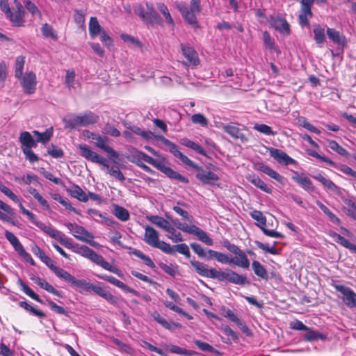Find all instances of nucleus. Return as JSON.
I'll use <instances>...</instances> for the list:
<instances>
[{"label":"nucleus","mask_w":356,"mask_h":356,"mask_svg":"<svg viewBox=\"0 0 356 356\" xmlns=\"http://www.w3.org/2000/svg\"><path fill=\"white\" fill-rule=\"evenodd\" d=\"M65 248L72 250V251L76 254L86 257L97 265L100 266L104 269L108 270L118 275H121V270L117 267L111 265L108 261H105L104 257L98 254L92 249L89 248L86 245H81L79 244H73L70 239H67L63 245Z\"/></svg>","instance_id":"1"},{"label":"nucleus","mask_w":356,"mask_h":356,"mask_svg":"<svg viewBox=\"0 0 356 356\" xmlns=\"http://www.w3.org/2000/svg\"><path fill=\"white\" fill-rule=\"evenodd\" d=\"M81 154L86 159L90 161L93 163L103 165L107 169V172L112 177L116 178L120 181L125 180V177L123 173L120 170L118 166H110L106 159L99 155L97 153L92 151L90 148L86 144H81L79 145Z\"/></svg>","instance_id":"2"},{"label":"nucleus","mask_w":356,"mask_h":356,"mask_svg":"<svg viewBox=\"0 0 356 356\" xmlns=\"http://www.w3.org/2000/svg\"><path fill=\"white\" fill-rule=\"evenodd\" d=\"M175 3L185 22L195 29L199 28L195 15L201 12V0H191L190 8L184 1H176Z\"/></svg>","instance_id":"3"},{"label":"nucleus","mask_w":356,"mask_h":356,"mask_svg":"<svg viewBox=\"0 0 356 356\" xmlns=\"http://www.w3.org/2000/svg\"><path fill=\"white\" fill-rule=\"evenodd\" d=\"M14 3L16 6V10L13 12L10 8L8 0H0L1 10L5 13L6 17L14 26H24V8L18 0H14Z\"/></svg>","instance_id":"4"},{"label":"nucleus","mask_w":356,"mask_h":356,"mask_svg":"<svg viewBox=\"0 0 356 356\" xmlns=\"http://www.w3.org/2000/svg\"><path fill=\"white\" fill-rule=\"evenodd\" d=\"M138 156L139 159H143L144 161L155 167L169 178L179 180L182 183H188V178L175 171L171 168L165 165L162 162L155 160L147 154L138 153Z\"/></svg>","instance_id":"5"},{"label":"nucleus","mask_w":356,"mask_h":356,"mask_svg":"<svg viewBox=\"0 0 356 356\" xmlns=\"http://www.w3.org/2000/svg\"><path fill=\"white\" fill-rule=\"evenodd\" d=\"M144 241L149 245L160 249L165 253H172V250L171 245L159 239V233L152 227L147 225L145 228Z\"/></svg>","instance_id":"6"},{"label":"nucleus","mask_w":356,"mask_h":356,"mask_svg":"<svg viewBox=\"0 0 356 356\" xmlns=\"http://www.w3.org/2000/svg\"><path fill=\"white\" fill-rule=\"evenodd\" d=\"M171 221L175 226L184 232L196 236L200 241L203 242L206 245H213V240L204 230L201 229L198 227L194 225H188L186 223L180 222L178 219H171Z\"/></svg>","instance_id":"7"},{"label":"nucleus","mask_w":356,"mask_h":356,"mask_svg":"<svg viewBox=\"0 0 356 356\" xmlns=\"http://www.w3.org/2000/svg\"><path fill=\"white\" fill-rule=\"evenodd\" d=\"M32 252L35 256L38 257L40 260L44 263L58 277L67 282L71 274H70L64 269L56 266L51 258H49L40 248H39L38 245H34L32 248Z\"/></svg>","instance_id":"8"},{"label":"nucleus","mask_w":356,"mask_h":356,"mask_svg":"<svg viewBox=\"0 0 356 356\" xmlns=\"http://www.w3.org/2000/svg\"><path fill=\"white\" fill-rule=\"evenodd\" d=\"M65 227L74 232V236L78 240L85 242L94 248H99V244L93 240L94 235L86 230L83 227L75 223L67 222Z\"/></svg>","instance_id":"9"},{"label":"nucleus","mask_w":356,"mask_h":356,"mask_svg":"<svg viewBox=\"0 0 356 356\" xmlns=\"http://www.w3.org/2000/svg\"><path fill=\"white\" fill-rule=\"evenodd\" d=\"M68 283H70L72 285L82 289L85 291H92L94 293L99 296L100 297H103L106 290L102 288L101 286L94 285L90 282H86L85 280H77L72 275L67 280Z\"/></svg>","instance_id":"10"},{"label":"nucleus","mask_w":356,"mask_h":356,"mask_svg":"<svg viewBox=\"0 0 356 356\" xmlns=\"http://www.w3.org/2000/svg\"><path fill=\"white\" fill-rule=\"evenodd\" d=\"M334 288L343 295L342 300L348 307H356V293L352 289L342 284H336Z\"/></svg>","instance_id":"11"},{"label":"nucleus","mask_w":356,"mask_h":356,"mask_svg":"<svg viewBox=\"0 0 356 356\" xmlns=\"http://www.w3.org/2000/svg\"><path fill=\"white\" fill-rule=\"evenodd\" d=\"M217 280L219 282L227 280L231 283L238 285H243L246 282H248L245 276L239 275L236 272L229 269H227L226 271L219 270L218 273Z\"/></svg>","instance_id":"12"},{"label":"nucleus","mask_w":356,"mask_h":356,"mask_svg":"<svg viewBox=\"0 0 356 356\" xmlns=\"http://www.w3.org/2000/svg\"><path fill=\"white\" fill-rule=\"evenodd\" d=\"M268 152L270 156L273 158L278 163L284 165H296L297 161L290 157L286 152L274 147H268Z\"/></svg>","instance_id":"13"},{"label":"nucleus","mask_w":356,"mask_h":356,"mask_svg":"<svg viewBox=\"0 0 356 356\" xmlns=\"http://www.w3.org/2000/svg\"><path fill=\"white\" fill-rule=\"evenodd\" d=\"M95 140H96L95 146L108 154L109 159L114 163L119 157V154L115 151L112 147L107 145L109 138L107 136H102L97 134Z\"/></svg>","instance_id":"14"},{"label":"nucleus","mask_w":356,"mask_h":356,"mask_svg":"<svg viewBox=\"0 0 356 356\" xmlns=\"http://www.w3.org/2000/svg\"><path fill=\"white\" fill-rule=\"evenodd\" d=\"M193 169L197 171L196 178L204 184H213L215 181L219 179L216 173L210 170H205L197 164H195Z\"/></svg>","instance_id":"15"},{"label":"nucleus","mask_w":356,"mask_h":356,"mask_svg":"<svg viewBox=\"0 0 356 356\" xmlns=\"http://www.w3.org/2000/svg\"><path fill=\"white\" fill-rule=\"evenodd\" d=\"M191 264L200 275L217 280L219 270L215 268L208 269L206 264L197 261H191Z\"/></svg>","instance_id":"16"},{"label":"nucleus","mask_w":356,"mask_h":356,"mask_svg":"<svg viewBox=\"0 0 356 356\" xmlns=\"http://www.w3.org/2000/svg\"><path fill=\"white\" fill-rule=\"evenodd\" d=\"M96 276L101 279V280H103L104 281H107L108 282L113 284L114 286L121 289L122 290H123L125 292H128V293H131L136 296H140V293L128 286L127 284H125L124 282H122V281L116 279L115 277H113V276H110V275H96Z\"/></svg>","instance_id":"17"},{"label":"nucleus","mask_w":356,"mask_h":356,"mask_svg":"<svg viewBox=\"0 0 356 356\" xmlns=\"http://www.w3.org/2000/svg\"><path fill=\"white\" fill-rule=\"evenodd\" d=\"M34 225L51 237L58 240L63 245L67 239V238L64 237L63 234H62L60 231L54 229L51 226L47 225L42 222L37 220Z\"/></svg>","instance_id":"18"},{"label":"nucleus","mask_w":356,"mask_h":356,"mask_svg":"<svg viewBox=\"0 0 356 356\" xmlns=\"http://www.w3.org/2000/svg\"><path fill=\"white\" fill-rule=\"evenodd\" d=\"M182 55L187 59L188 65L196 66L200 63L197 53L188 44H181Z\"/></svg>","instance_id":"19"},{"label":"nucleus","mask_w":356,"mask_h":356,"mask_svg":"<svg viewBox=\"0 0 356 356\" xmlns=\"http://www.w3.org/2000/svg\"><path fill=\"white\" fill-rule=\"evenodd\" d=\"M255 169L257 170L264 172V174L267 175L272 179H274L280 184H283L284 183L285 178L282 175H280L277 172L274 170L269 165L264 163L261 162L257 163L255 165Z\"/></svg>","instance_id":"20"},{"label":"nucleus","mask_w":356,"mask_h":356,"mask_svg":"<svg viewBox=\"0 0 356 356\" xmlns=\"http://www.w3.org/2000/svg\"><path fill=\"white\" fill-rule=\"evenodd\" d=\"M147 219L152 224H154L159 228L168 232L169 234H173L175 232V229L171 226L170 223L168 220L161 216L157 215L150 216L147 217Z\"/></svg>","instance_id":"21"},{"label":"nucleus","mask_w":356,"mask_h":356,"mask_svg":"<svg viewBox=\"0 0 356 356\" xmlns=\"http://www.w3.org/2000/svg\"><path fill=\"white\" fill-rule=\"evenodd\" d=\"M22 85L26 93H33L36 86V76L35 73L31 72L26 74L23 77Z\"/></svg>","instance_id":"22"},{"label":"nucleus","mask_w":356,"mask_h":356,"mask_svg":"<svg viewBox=\"0 0 356 356\" xmlns=\"http://www.w3.org/2000/svg\"><path fill=\"white\" fill-rule=\"evenodd\" d=\"M30 279L36 284H38L41 288L44 289L47 291L56 296L58 297L62 298V293L54 288L53 286H51L50 284H49L47 281L41 279L40 277L35 276L34 275H31Z\"/></svg>","instance_id":"23"},{"label":"nucleus","mask_w":356,"mask_h":356,"mask_svg":"<svg viewBox=\"0 0 356 356\" xmlns=\"http://www.w3.org/2000/svg\"><path fill=\"white\" fill-rule=\"evenodd\" d=\"M295 175L292 177V179L298 183L302 188L307 191H313L314 188L313 186L311 179L305 176L304 174L300 175L298 172H294Z\"/></svg>","instance_id":"24"},{"label":"nucleus","mask_w":356,"mask_h":356,"mask_svg":"<svg viewBox=\"0 0 356 356\" xmlns=\"http://www.w3.org/2000/svg\"><path fill=\"white\" fill-rule=\"evenodd\" d=\"M81 127H88L96 124L99 120V116L92 111H86L79 115Z\"/></svg>","instance_id":"25"},{"label":"nucleus","mask_w":356,"mask_h":356,"mask_svg":"<svg viewBox=\"0 0 356 356\" xmlns=\"http://www.w3.org/2000/svg\"><path fill=\"white\" fill-rule=\"evenodd\" d=\"M222 129L232 138L235 139H240L243 143L248 140L245 136L241 133L239 128L236 126L224 124L222 125Z\"/></svg>","instance_id":"26"},{"label":"nucleus","mask_w":356,"mask_h":356,"mask_svg":"<svg viewBox=\"0 0 356 356\" xmlns=\"http://www.w3.org/2000/svg\"><path fill=\"white\" fill-rule=\"evenodd\" d=\"M69 194L74 198L77 199L78 200L86 202L88 200V196L87 194L83 191V189L76 184H73V186L67 190Z\"/></svg>","instance_id":"27"},{"label":"nucleus","mask_w":356,"mask_h":356,"mask_svg":"<svg viewBox=\"0 0 356 356\" xmlns=\"http://www.w3.org/2000/svg\"><path fill=\"white\" fill-rule=\"evenodd\" d=\"M270 24L273 27L281 33H289V24L286 19L280 17H273Z\"/></svg>","instance_id":"28"},{"label":"nucleus","mask_w":356,"mask_h":356,"mask_svg":"<svg viewBox=\"0 0 356 356\" xmlns=\"http://www.w3.org/2000/svg\"><path fill=\"white\" fill-rule=\"evenodd\" d=\"M104 29L100 26L97 17H91L89 22L88 31L90 36L92 39H95Z\"/></svg>","instance_id":"29"},{"label":"nucleus","mask_w":356,"mask_h":356,"mask_svg":"<svg viewBox=\"0 0 356 356\" xmlns=\"http://www.w3.org/2000/svg\"><path fill=\"white\" fill-rule=\"evenodd\" d=\"M248 181L254 186L259 188L266 193L271 194L273 191L272 188L268 186L263 180H261L257 175H252L248 178Z\"/></svg>","instance_id":"30"},{"label":"nucleus","mask_w":356,"mask_h":356,"mask_svg":"<svg viewBox=\"0 0 356 356\" xmlns=\"http://www.w3.org/2000/svg\"><path fill=\"white\" fill-rule=\"evenodd\" d=\"M169 150L175 157L179 159L181 162L186 165L192 168L195 165V163L193 161L179 150V147L176 144L173 143V145L169 148Z\"/></svg>","instance_id":"31"},{"label":"nucleus","mask_w":356,"mask_h":356,"mask_svg":"<svg viewBox=\"0 0 356 356\" xmlns=\"http://www.w3.org/2000/svg\"><path fill=\"white\" fill-rule=\"evenodd\" d=\"M330 236L336 243L341 244L342 246L356 254V245L350 243L348 239L337 233L333 232Z\"/></svg>","instance_id":"32"},{"label":"nucleus","mask_w":356,"mask_h":356,"mask_svg":"<svg viewBox=\"0 0 356 356\" xmlns=\"http://www.w3.org/2000/svg\"><path fill=\"white\" fill-rule=\"evenodd\" d=\"M232 263L243 268H248L250 266V261L243 250L236 257H232Z\"/></svg>","instance_id":"33"},{"label":"nucleus","mask_w":356,"mask_h":356,"mask_svg":"<svg viewBox=\"0 0 356 356\" xmlns=\"http://www.w3.org/2000/svg\"><path fill=\"white\" fill-rule=\"evenodd\" d=\"M252 267L257 276L263 280L268 281L269 277L267 270L259 261H253L252 263Z\"/></svg>","instance_id":"34"},{"label":"nucleus","mask_w":356,"mask_h":356,"mask_svg":"<svg viewBox=\"0 0 356 356\" xmlns=\"http://www.w3.org/2000/svg\"><path fill=\"white\" fill-rule=\"evenodd\" d=\"M113 213L118 219L122 222L127 221L130 218L128 210L118 204L113 205Z\"/></svg>","instance_id":"35"},{"label":"nucleus","mask_w":356,"mask_h":356,"mask_svg":"<svg viewBox=\"0 0 356 356\" xmlns=\"http://www.w3.org/2000/svg\"><path fill=\"white\" fill-rule=\"evenodd\" d=\"M63 122L65 124V128L74 129L78 127H81L79 115H72L68 118L63 119Z\"/></svg>","instance_id":"36"},{"label":"nucleus","mask_w":356,"mask_h":356,"mask_svg":"<svg viewBox=\"0 0 356 356\" xmlns=\"http://www.w3.org/2000/svg\"><path fill=\"white\" fill-rule=\"evenodd\" d=\"M19 141L25 148L31 149L36 146L35 141L33 140L31 134L28 131L21 133Z\"/></svg>","instance_id":"37"},{"label":"nucleus","mask_w":356,"mask_h":356,"mask_svg":"<svg viewBox=\"0 0 356 356\" xmlns=\"http://www.w3.org/2000/svg\"><path fill=\"white\" fill-rule=\"evenodd\" d=\"M19 286L21 287L22 290L24 291L25 294L31 297L32 299L35 301L43 304V301L38 295H37L30 287H29L22 280L19 279L17 281Z\"/></svg>","instance_id":"38"},{"label":"nucleus","mask_w":356,"mask_h":356,"mask_svg":"<svg viewBox=\"0 0 356 356\" xmlns=\"http://www.w3.org/2000/svg\"><path fill=\"white\" fill-rule=\"evenodd\" d=\"M5 237L10 243V244L13 245V248L17 253L20 250H22V249L24 248L23 245L19 242L18 238L12 232L9 231H6Z\"/></svg>","instance_id":"39"},{"label":"nucleus","mask_w":356,"mask_h":356,"mask_svg":"<svg viewBox=\"0 0 356 356\" xmlns=\"http://www.w3.org/2000/svg\"><path fill=\"white\" fill-rule=\"evenodd\" d=\"M307 332L304 334L303 339L307 341H317L318 339L325 340L326 336L323 334H321L317 331H314L309 327V330H307Z\"/></svg>","instance_id":"40"},{"label":"nucleus","mask_w":356,"mask_h":356,"mask_svg":"<svg viewBox=\"0 0 356 356\" xmlns=\"http://www.w3.org/2000/svg\"><path fill=\"white\" fill-rule=\"evenodd\" d=\"M323 2L324 0H319ZM314 2V0H301V8L299 15H309V17L313 16L311 8Z\"/></svg>","instance_id":"41"},{"label":"nucleus","mask_w":356,"mask_h":356,"mask_svg":"<svg viewBox=\"0 0 356 356\" xmlns=\"http://www.w3.org/2000/svg\"><path fill=\"white\" fill-rule=\"evenodd\" d=\"M41 32L44 38H49L55 41L58 40V35L56 31L51 25L48 24L47 23H45L42 25L41 28Z\"/></svg>","instance_id":"42"},{"label":"nucleus","mask_w":356,"mask_h":356,"mask_svg":"<svg viewBox=\"0 0 356 356\" xmlns=\"http://www.w3.org/2000/svg\"><path fill=\"white\" fill-rule=\"evenodd\" d=\"M33 134L36 136V142L45 143L50 140L53 135V129H47L44 132L40 133L38 131H34Z\"/></svg>","instance_id":"43"},{"label":"nucleus","mask_w":356,"mask_h":356,"mask_svg":"<svg viewBox=\"0 0 356 356\" xmlns=\"http://www.w3.org/2000/svg\"><path fill=\"white\" fill-rule=\"evenodd\" d=\"M327 35L328 38L332 40L334 43L339 44H345V38H341L340 33L334 29L327 28Z\"/></svg>","instance_id":"44"},{"label":"nucleus","mask_w":356,"mask_h":356,"mask_svg":"<svg viewBox=\"0 0 356 356\" xmlns=\"http://www.w3.org/2000/svg\"><path fill=\"white\" fill-rule=\"evenodd\" d=\"M19 305L22 308L24 309L25 310L30 312L34 316H38V317L42 318L46 317V314L42 311L34 308L33 307L30 305L26 301L19 302Z\"/></svg>","instance_id":"45"},{"label":"nucleus","mask_w":356,"mask_h":356,"mask_svg":"<svg viewBox=\"0 0 356 356\" xmlns=\"http://www.w3.org/2000/svg\"><path fill=\"white\" fill-rule=\"evenodd\" d=\"M314 40L318 44H323L325 42V31L319 24L314 25Z\"/></svg>","instance_id":"46"},{"label":"nucleus","mask_w":356,"mask_h":356,"mask_svg":"<svg viewBox=\"0 0 356 356\" xmlns=\"http://www.w3.org/2000/svg\"><path fill=\"white\" fill-rule=\"evenodd\" d=\"M168 350L172 353L182 355L184 356H193L197 355V353L195 351L186 350L175 345H170L168 346Z\"/></svg>","instance_id":"47"},{"label":"nucleus","mask_w":356,"mask_h":356,"mask_svg":"<svg viewBox=\"0 0 356 356\" xmlns=\"http://www.w3.org/2000/svg\"><path fill=\"white\" fill-rule=\"evenodd\" d=\"M133 134L140 136L143 138L145 140H149L153 138L154 134L151 131H146L141 129L140 127L137 126H129L127 127Z\"/></svg>","instance_id":"48"},{"label":"nucleus","mask_w":356,"mask_h":356,"mask_svg":"<svg viewBox=\"0 0 356 356\" xmlns=\"http://www.w3.org/2000/svg\"><path fill=\"white\" fill-rule=\"evenodd\" d=\"M171 248L172 250V252L168 253V254H174L175 253V251H177L179 253L184 255L186 258L191 257V252L189 250V248L186 243H181V244L175 245L171 246Z\"/></svg>","instance_id":"49"},{"label":"nucleus","mask_w":356,"mask_h":356,"mask_svg":"<svg viewBox=\"0 0 356 356\" xmlns=\"http://www.w3.org/2000/svg\"><path fill=\"white\" fill-rule=\"evenodd\" d=\"M157 8L163 14L166 22L171 26H175L173 19L168 10V8L163 3H157Z\"/></svg>","instance_id":"50"},{"label":"nucleus","mask_w":356,"mask_h":356,"mask_svg":"<svg viewBox=\"0 0 356 356\" xmlns=\"http://www.w3.org/2000/svg\"><path fill=\"white\" fill-rule=\"evenodd\" d=\"M328 147L341 156H348L349 153L335 140H328Z\"/></svg>","instance_id":"51"},{"label":"nucleus","mask_w":356,"mask_h":356,"mask_svg":"<svg viewBox=\"0 0 356 356\" xmlns=\"http://www.w3.org/2000/svg\"><path fill=\"white\" fill-rule=\"evenodd\" d=\"M131 253L136 257L141 259L147 266L150 267L151 268H155V264L151 258L145 255L142 251L137 249H134Z\"/></svg>","instance_id":"52"},{"label":"nucleus","mask_w":356,"mask_h":356,"mask_svg":"<svg viewBox=\"0 0 356 356\" xmlns=\"http://www.w3.org/2000/svg\"><path fill=\"white\" fill-rule=\"evenodd\" d=\"M24 63L25 58L24 56H19L17 57L15 63V76L17 79H21L22 76Z\"/></svg>","instance_id":"53"},{"label":"nucleus","mask_w":356,"mask_h":356,"mask_svg":"<svg viewBox=\"0 0 356 356\" xmlns=\"http://www.w3.org/2000/svg\"><path fill=\"white\" fill-rule=\"evenodd\" d=\"M102 132L104 134L109 135L112 137H118L120 136V131L112 124L106 123L103 127Z\"/></svg>","instance_id":"54"},{"label":"nucleus","mask_w":356,"mask_h":356,"mask_svg":"<svg viewBox=\"0 0 356 356\" xmlns=\"http://www.w3.org/2000/svg\"><path fill=\"white\" fill-rule=\"evenodd\" d=\"M253 129L264 135L266 136H274L275 132L273 131L272 128L265 124H257L256 123Z\"/></svg>","instance_id":"55"},{"label":"nucleus","mask_w":356,"mask_h":356,"mask_svg":"<svg viewBox=\"0 0 356 356\" xmlns=\"http://www.w3.org/2000/svg\"><path fill=\"white\" fill-rule=\"evenodd\" d=\"M250 216L251 217L257 220L258 222H259L260 225H257L260 228L261 227H265L266 225V217L264 216V214L262 213V212H261L260 211H258V210H254L253 211H252L250 213Z\"/></svg>","instance_id":"56"},{"label":"nucleus","mask_w":356,"mask_h":356,"mask_svg":"<svg viewBox=\"0 0 356 356\" xmlns=\"http://www.w3.org/2000/svg\"><path fill=\"white\" fill-rule=\"evenodd\" d=\"M222 311V315L225 317L228 318L231 321L236 323L237 325H242V321L231 309L224 307Z\"/></svg>","instance_id":"57"},{"label":"nucleus","mask_w":356,"mask_h":356,"mask_svg":"<svg viewBox=\"0 0 356 356\" xmlns=\"http://www.w3.org/2000/svg\"><path fill=\"white\" fill-rule=\"evenodd\" d=\"M191 121L193 123L200 124L204 127H206L208 125V120L201 113L193 114L191 116Z\"/></svg>","instance_id":"58"},{"label":"nucleus","mask_w":356,"mask_h":356,"mask_svg":"<svg viewBox=\"0 0 356 356\" xmlns=\"http://www.w3.org/2000/svg\"><path fill=\"white\" fill-rule=\"evenodd\" d=\"M254 243L259 248L261 249L262 250L268 253H270L273 255L277 254V251L275 248L276 242L274 243V245H273L272 247H270L268 244L263 243L258 241H256Z\"/></svg>","instance_id":"59"},{"label":"nucleus","mask_w":356,"mask_h":356,"mask_svg":"<svg viewBox=\"0 0 356 356\" xmlns=\"http://www.w3.org/2000/svg\"><path fill=\"white\" fill-rule=\"evenodd\" d=\"M0 191L15 202H19V197L0 181Z\"/></svg>","instance_id":"60"},{"label":"nucleus","mask_w":356,"mask_h":356,"mask_svg":"<svg viewBox=\"0 0 356 356\" xmlns=\"http://www.w3.org/2000/svg\"><path fill=\"white\" fill-rule=\"evenodd\" d=\"M307 154L309 155V156H312L313 157H315L319 160H321V161H323V162H325L327 163V164H329L331 166H335V163L334 162H333L332 161H331L330 159H328L327 157L325 156H322L321 154H319L318 152H316V151L314 150H312V149H308L307 150Z\"/></svg>","instance_id":"61"},{"label":"nucleus","mask_w":356,"mask_h":356,"mask_svg":"<svg viewBox=\"0 0 356 356\" xmlns=\"http://www.w3.org/2000/svg\"><path fill=\"white\" fill-rule=\"evenodd\" d=\"M47 153L56 159L61 158L64 155L63 151L53 144H51V146L48 147Z\"/></svg>","instance_id":"62"},{"label":"nucleus","mask_w":356,"mask_h":356,"mask_svg":"<svg viewBox=\"0 0 356 356\" xmlns=\"http://www.w3.org/2000/svg\"><path fill=\"white\" fill-rule=\"evenodd\" d=\"M147 19H145L147 24H152L154 22H157L159 19V16L156 11L152 8H149V11L147 12Z\"/></svg>","instance_id":"63"},{"label":"nucleus","mask_w":356,"mask_h":356,"mask_svg":"<svg viewBox=\"0 0 356 356\" xmlns=\"http://www.w3.org/2000/svg\"><path fill=\"white\" fill-rule=\"evenodd\" d=\"M48 305L51 309L59 314L67 315V312L63 307L56 305L54 302L51 300H47Z\"/></svg>","instance_id":"64"}]
</instances>
